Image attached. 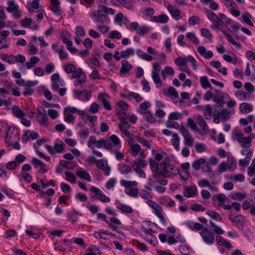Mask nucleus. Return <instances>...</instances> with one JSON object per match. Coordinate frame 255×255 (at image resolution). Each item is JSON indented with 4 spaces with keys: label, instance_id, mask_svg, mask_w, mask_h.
Wrapping results in <instances>:
<instances>
[{
    "label": "nucleus",
    "instance_id": "37998d69",
    "mask_svg": "<svg viewBox=\"0 0 255 255\" xmlns=\"http://www.w3.org/2000/svg\"><path fill=\"white\" fill-rule=\"evenodd\" d=\"M242 17L243 18V21L248 24L249 25L251 26H253L254 24L253 22L250 20V18L251 17V15L249 13H246L244 14H243L242 15Z\"/></svg>",
    "mask_w": 255,
    "mask_h": 255
},
{
    "label": "nucleus",
    "instance_id": "c756f323",
    "mask_svg": "<svg viewBox=\"0 0 255 255\" xmlns=\"http://www.w3.org/2000/svg\"><path fill=\"white\" fill-rule=\"evenodd\" d=\"M204 116L207 120H210L211 118L212 114V109L210 105H207L205 107L203 111Z\"/></svg>",
    "mask_w": 255,
    "mask_h": 255
},
{
    "label": "nucleus",
    "instance_id": "8fccbe9b",
    "mask_svg": "<svg viewBox=\"0 0 255 255\" xmlns=\"http://www.w3.org/2000/svg\"><path fill=\"white\" fill-rule=\"evenodd\" d=\"M149 30V28L145 25H143L138 28V30L136 31V33L139 35H143L147 33Z\"/></svg>",
    "mask_w": 255,
    "mask_h": 255
},
{
    "label": "nucleus",
    "instance_id": "72a5a7b5",
    "mask_svg": "<svg viewBox=\"0 0 255 255\" xmlns=\"http://www.w3.org/2000/svg\"><path fill=\"white\" fill-rule=\"evenodd\" d=\"M205 162V159L201 158L193 162L192 167L195 170H199L200 169L201 165L204 163Z\"/></svg>",
    "mask_w": 255,
    "mask_h": 255
},
{
    "label": "nucleus",
    "instance_id": "a19ab883",
    "mask_svg": "<svg viewBox=\"0 0 255 255\" xmlns=\"http://www.w3.org/2000/svg\"><path fill=\"white\" fill-rule=\"evenodd\" d=\"M186 37L194 43L196 44H199V40L198 38L196 36L195 34L193 32H188L186 34Z\"/></svg>",
    "mask_w": 255,
    "mask_h": 255
},
{
    "label": "nucleus",
    "instance_id": "20e7f679",
    "mask_svg": "<svg viewBox=\"0 0 255 255\" xmlns=\"http://www.w3.org/2000/svg\"><path fill=\"white\" fill-rule=\"evenodd\" d=\"M6 138H11L13 140H19V130L14 127H8L6 130Z\"/></svg>",
    "mask_w": 255,
    "mask_h": 255
},
{
    "label": "nucleus",
    "instance_id": "69168bd1",
    "mask_svg": "<svg viewBox=\"0 0 255 255\" xmlns=\"http://www.w3.org/2000/svg\"><path fill=\"white\" fill-rule=\"evenodd\" d=\"M134 245L141 251H146L147 249L146 245L137 241L134 242Z\"/></svg>",
    "mask_w": 255,
    "mask_h": 255
},
{
    "label": "nucleus",
    "instance_id": "5fc2aeb1",
    "mask_svg": "<svg viewBox=\"0 0 255 255\" xmlns=\"http://www.w3.org/2000/svg\"><path fill=\"white\" fill-rule=\"evenodd\" d=\"M119 169L122 173L125 174L131 172V167L128 165L124 164L121 166Z\"/></svg>",
    "mask_w": 255,
    "mask_h": 255
},
{
    "label": "nucleus",
    "instance_id": "de8ad7c7",
    "mask_svg": "<svg viewBox=\"0 0 255 255\" xmlns=\"http://www.w3.org/2000/svg\"><path fill=\"white\" fill-rule=\"evenodd\" d=\"M32 22V19L30 18H25L21 19L20 21L21 26L26 27L29 26L31 24Z\"/></svg>",
    "mask_w": 255,
    "mask_h": 255
},
{
    "label": "nucleus",
    "instance_id": "9d476101",
    "mask_svg": "<svg viewBox=\"0 0 255 255\" xmlns=\"http://www.w3.org/2000/svg\"><path fill=\"white\" fill-rule=\"evenodd\" d=\"M107 96L108 94L105 93H100L98 95V99L101 101L104 108L110 111L112 109V107L110 103L105 99Z\"/></svg>",
    "mask_w": 255,
    "mask_h": 255
},
{
    "label": "nucleus",
    "instance_id": "6ab92c4d",
    "mask_svg": "<svg viewBox=\"0 0 255 255\" xmlns=\"http://www.w3.org/2000/svg\"><path fill=\"white\" fill-rule=\"evenodd\" d=\"M137 111L139 114L144 115L145 116V118L147 120L148 122L150 123H154L155 122L154 118L149 111H147L146 112H143L141 110H138Z\"/></svg>",
    "mask_w": 255,
    "mask_h": 255
},
{
    "label": "nucleus",
    "instance_id": "0eeeda50",
    "mask_svg": "<svg viewBox=\"0 0 255 255\" xmlns=\"http://www.w3.org/2000/svg\"><path fill=\"white\" fill-rule=\"evenodd\" d=\"M122 67L120 70V75H123L128 73V72L132 68V66L126 60L121 61Z\"/></svg>",
    "mask_w": 255,
    "mask_h": 255
},
{
    "label": "nucleus",
    "instance_id": "c9c22d12",
    "mask_svg": "<svg viewBox=\"0 0 255 255\" xmlns=\"http://www.w3.org/2000/svg\"><path fill=\"white\" fill-rule=\"evenodd\" d=\"M77 175L78 177L83 178L85 180H86L88 181H91V178L90 177V176L89 174L86 171H78L77 172Z\"/></svg>",
    "mask_w": 255,
    "mask_h": 255
},
{
    "label": "nucleus",
    "instance_id": "aec40b11",
    "mask_svg": "<svg viewBox=\"0 0 255 255\" xmlns=\"http://www.w3.org/2000/svg\"><path fill=\"white\" fill-rule=\"evenodd\" d=\"M227 198V197L224 194H218L213 197L212 200L213 201H215L216 199L218 200L219 201L218 204V206L221 207L224 205V202L226 201Z\"/></svg>",
    "mask_w": 255,
    "mask_h": 255
},
{
    "label": "nucleus",
    "instance_id": "ddd939ff",
    "mask_svg": "<svg viewBox=\"0 0 255 255\" xmlns=\"http://www.w3.org/2000/svg\"><path fill=\"white\" fill-rule=\"evenodd\" d=\"M197 123L202 128L204 133H207L209 131V128L206 122L201 116H197Z\"/></svg>",
    "mask_w": 255,
    "mask_h": 255
},
{
    "label": "nucleus",
    "instance_id": "7c9ffc66",
    "mask_svg": "<svg viewBox=\"0 0 255 255\" xmlns=\"http://www.w3.org/2000/svg\"><path fill=\"white\" fill-rule=\"evenodd\" d=\"M84 74L86 75V73L82 71V68H78L77 69H75V71L73 72L71 77L73 79H79L83 77Z\"/></svg>",
    "mask_w": 255,
    "mask_h": 255
},
{
    "label": "nucleus",
    "instance_id": "a211bd4d",
    "mask_svg": "<svg viewBox=\"0 0 255 255\" xmlns=\"http://www.w3.org/2000/svg\"><path fill=\"white\" fill-rule=\"evenodd\" d=\"M163 94L165 96H167L169 95L172 98L175 99L178 98V92L176 91V89L172 87H169L168 91H166V89H164L163 91Z\"/></svg>",
    "mask_w": 255,
    "mask_h": 255
},
{
    "label": "nucleus",
    "instance_id": "6e6552de",
    "mask_svg": "<svg viewBox=\"0 0 255 255\" xmlns=\"http://www.w3.org/2000/svg\"><path fill=\"white\" fill-rule=\"evenodd\" d=\"M197 194V190L195 186H186L185 188L183 195L184 197L189 198L194 197Z\"/></svg>",
    "mask_w": 255,
    "mask_h": 255
},
{
    "label": "nucleus",
    "instance_id": "423d86ee",
    "mask_svg": "<svg viewBox=\"0 0 255 255\" xmlns=\"http://www.w3.org/2000/svg\"><path fill=\"white\" fill-rule=\"evenodd\" d=\"M97 166L101 170H105V174L108 176L110 174V167L107 164V161L103 159L98 160L96 161Z\"/></svg>",
    "mask_w": 255,
    "mask_h": 255
},
{
    "label": "nucleus",
    "instance_id": "09e8293b",
    "mask_svg": "<svg viewBox=\"0 0 255 255\" xmlns=\"http://www.w3.org/2000/svg\"><path fill=\"white\" fill-rule=\"evenodd\" d=\"M191 209L194 211H204L206 209L202 205L199 204H194L191 207Z\"/></svg>",
    "mask_w": 255,
    "mask_h": 255
},
{
    "label": "nucleus",
    "instance_id": "b1692460",
    "mask_svg": "<svg viewBox=\"0 0 255 255\" xmlns=\"http://www.w3.org/2000/svg\"><path fill=\"white\" fill-rule=\"evenodd\" d=\"M240 110L242 113H249L251 112L253 109L252 106L247 103H243L240 105Z\"/></svg>",
    "mask_w": 255,
    "mask_h": 255
},
{
    "label": "nucleus",
    "instance_id": "f704fd0d",
    "mask_svg": "<svg viewBox=\"0 0 255 255\" xmlns=\"http://www.w3.org/2000/svg\"><path fill=\"white\" fill-rule=\"evenodd\" d=\"M149 164L150 165V169L152 172H156L158 171L159 164L152 158L149 159Z\"/></svg>",
    "mask_w": 255,
    "mask_h": 255
},
{
    "label": "nucleus",
    "instance_id": "79ce46f5",
    "mask_svg": "<svg viewBox=\"0 0 255 255\" xmlns=\"http://www.w3.org/2000/svg\"><path fill=\"white\" fill-rule=\"evenodd\" d=\"M231 112L227 111L226 109H223L220 113V115L221 116L223 120L224 121H228L231 117Z\"/></svg>",
    "mask_w": 255,
    "mask_h": 255
},
{
    "label": "nucleus",
    "instance_id": "f8f14e48",
    "mask_svg": "<svg viewBox=\"0 0 255 255\" xmlns=\"http://www.w3.org/2000/svg\"><path fill=\"white\" fill-rule=\"evenodd\" d=\"M108 236H114V234L109 231L96 232L94 234V236L96 239H103L108 240Z\"/></svg>",
    "mask_w": 255,
    "mask_h": 255
},
{
    "label": "nucleus",
    "instance_id": "338daca9",
    "mask_svg": "<svg viewBox=\"0 0 255 255\" xmlns=\"http://www.w3.org/2000/svg\"><path fill=\"white\" fill-rule=\"evenodd\" d=\"M117 106L123 111H126L128 108V105L124 101L118 102Z\"/></svg>",
    "mask_w": 255,
    "mask_h": 255
},
{
    "label": "nucleus",
    "instance_id": "5701e85b",
    "mask_svg": "<svg viewBox=\"0 0 255 255\" xmlns=\"http://www.w3.org/2000/svg\"><path fill=\"white\" fill-rule=\"evenodd\" d=\"M173 138L171 140L172 145L176 150H179V137L177 133H174L172 134Z\"/></svg>",
    "mask_w": 255,
    "mask_h": 255
},
{
    "label": "nucleus",
    "instance_id": "dca6fc26",
    "mask_svg": "<svg viewBox=\"0 0 255 255\" xmlns=\"http://www.w3.org/2000/svg\"><path fill=\"white\" fill-rule=\"evenodd\" d=\"M152 21L161 23H165L168 22V17L165 14H160L158 16H154L151 17Z\"/></svg>",
    "mask_w": 255,
    "mask_h": 255
},
{
    "label": "nucleus",
    "instance_id": "6e6d98bb",
    "mask_svg": "<svg viewBox=\"0 0 255 255\" xmlns=\"http://www.w3.org/2000/svg\"><path fill=\"white\" fill-rule=\"evenodd\" d=\"M188 125L190 127V128L193 130L197 131H199V129L197 128V125L195 124L194 121L191 118H189L187 120Z\"/></svg>",
    "mask_w": 255,
    "mask_h": 255
},
{
    "label": "nucleus",
    "instance_id": "393cba45",
    "mask_svg": "<svg viewBox=\"0 0 255 255\" xmlns=\"http://www.w3.org/2000/svg\"><path fill=\"white\" fill-rule=\"evenodd\" d=\"M152 77L154 82L156 85V87L159 88L161 87L162 85V81L160 80L159 74L157 73L156 72L152 71Z\"/></svg>",
    "mask_w": 255,
    "mask_h": 255
},
{
    "label": "nucleus",
    "instance_id": "774afa93",
    "mask_svg": "<svg viewBox=\"0 0 255 255\" xmlns=\"http://www.w3.org/2000/svg\"><path fill=\"white\" fill-rule=\"evenodd\" d=\"M236 95L240 100L244 101L247 99V93L243 91H238Z\"/></svg>",
    "mask_w": 255,
    "mask_h": 255
},
{
    "label": "nucleus",
    "instance_id": "e2e57ef3",
    "mask_svg": "<svg viewBox=\"0 0 255 255\" xmlns=\"http://www.w3.org/2000/svg\"><path fill=\"white\" fill-rule=\"evenodd\" d=\"M215 91L217 93V95L215 96L221 99H223L224 100V99L230 98L229 95L227 93H223L219 90H215Z\"/></svg>",
    "mask_w": 255,
    "mask_h": 255
},
{
    "label": "nucleus",
    "instance_id": "13d9d810",
    "mask_svg": "<svg viewBox=\"0 0 255 255\" xmlns=\"http://www.w3.org/2000/svg\"><path fill=\"white\" fill-rule=\"evenodd\" d=\"M129 96L130 97V100L134 99L137 102H140L142 99L138 94L133 92H130L129 93Z\"/></svg>",
    "mask_w": 255,
    "mask_h": 255
},
{
    "label": "nucleus",
    "instance_id": "603ef678",
    "mask_svg": "<svg viewBox=\"0 0 255 255\" xmlns=\"http://www.w3.org/2000/svg\"><path fill=\"white\" fill-rule=\"evenodd\" d=\"M206 12H208L207 17L208 19L213 22L218 18L217 15L211 10H206Z\"/></svg>",
    "mask_w": 255,
    "mask_h": 255
},
{
    "label": "nucleus",
    "instance_id": "a18cd8bd",
    "mask_svg": "<svg viewBox=\"0 0 255 255\" xmlns=\"http://www.w3.org/2000/svg\"><path fill=\"white\" fill-rule=\"evenodd\" d=\"M65 174L66 175V179L67 181L75 183L76 182V177L74 175L69 171H65Z\"/></svg>",
    "mask_w": 255,
    "mask_h": 255
},
{
    "label": "nucleus",
    "instance_id": "052dcab7",
    "mask_svg": "<svg viewBox=\"0 0 255 255\" xmlns=\"http://www.w3.org/2000/svg\"><path fill=\"white\" fill-rule=\"evenodd\" d=\"M78 212L76 211L71 212L68 215L69 219L71 220L73 222L75 223L78 221V218L77 215H78Z\"/></svg>",
    "mask_w": 255,
    "mask_h": 255
},
{
    "label": "nucleus",
    "instance_id": "7ed1b4c3",
    "mask_svg": "<svg viewBox=\"0 0 255 255\" xmlns=\"http://www.w3.org/2000/svg\"><path fill=\"white\" fill-rule=\"evenodd\" d=\"M90 190L91 192L95 193L96 199L105 203H108L110 201V199L106 195L103 194L102 191L100 189L93 186L90 188Z\"/></svg>",
    "mask_w": 255,
    "mask_h": 255
},
{
    "label": "nucleus",
    "instance_id": "58836bf2",
    "mask_svg": "<svg viewBox=\"0 0 255 255\" xmlns=\"http://www.w3.org/2000/svg\"><path fill=\"white\" fill-rule=\"evenodd\" d=\"M146 165L144 160L138 158L136 161H134L131 163V166L134 167H138L139 168H144Z\"/></svg>",
    "mask_w": 255,
    "mask_h": 255
},
{
    "label": "nucleus",
    "instance_id": "49530a36",
    "mask_svg": "<svg viewBox=\"0 0 255 255\" xmlns=\"http://www.w3.org/2000/svg\"><path fill=\"white\" fill-rule=\"evenodd\" d=\"M75 33L77 36H84L86 34L85 29L82 26H77L75 27Z\"/></svg>",
    "mask_w": 255,
    "mask_h": 255
},
{
    "label": "nucleus",
    "instance_id": "e433bc0d",
    "mask_svg": "<svg viewBox=\"0 0 255 255\" xmlns=\"http://www.w3.org/2000/svg\"><path fill=\"white\" fill-rule=\"evenodd\" d=\"M207 214L214 220H217L220 222L222 221V218L221 217L220 214L215 211L208 210L207 212Z\"/></svg>",
    "mask_w": 255,
    "mask_h": 255
},
{
    "label": "nucleus",
    "instance_id": "2eb2a0df",
    "mask_svg": "<svg viewBox=\"0 0 255 255\" xmlns=\"http://www.w3.org/2000/svg\"><path fill=\"white\" fill-rule=\"evenodd\" d=\"M48 117L47 114L37 115L36 116V120L37 122L41 126L48 127L49 124L48 122Z\"/></svg>",
    "mask_w": 255,
    "mask_h": 255
},
{
    "label": "nucleus",
    "instance_id": "bb28decb",
    "mask_svg": "<svg viewBox=\"0 0 255 255\" xmlns=\"http://www.w3.org/2000/svg\"><path fill=\"white\" fill-rule=\"evenodd\" d=\"M200 83L203 89L210 88L212 89V86L208 81V78L207 76H203L200 77Z\"/></svg>",
    "mask_w": 255,
    "mask_h": 255
},
{
    "label": "nucleus",
    "instance_id": "864d4df0",
    "mask_svg": "<svg viewBox=\"0 0 255 255\" xmlns=\"http://www.w3.org/2000/svg\"><path fill=\"white\" fill-rule=\"evenodd\" d=\"M119 2L121 4L123 5L125 7L128 9H131L132 7V4L129 0H118Z\"/></svg>",
    "mask_w": 255,
    "mask_h": 255
},
{
    "label": "nucleus",
    "instance_id": "473e14b6",
    "mask_svg": "<svg viewBox=\"0 0 255 255\" xmlns=\"http://www.w3.org/2000/svg\"><path fill=\"white\" fill-rule=\"evenodd\" d=\"M134 54V50L132 48H128L126 50L122 51L120 52L121 57L123 58H127L130 55H133Z\"/></svg>",
    "mask_w": 255,
    "mask_h": 255
},
{
    "label": "nucleus",
    "instance_id": "1a4fd4ad",
    "mask_svg": "<svg viewBox=\"0 0 255 255\" xmlns=\"http://www.w3.org/2000/svg\"><path fill=\"white\" fill-rule=\"evenodd\" d=\"M168 9L172 16L176 20L181 19L182 16L180 15L181 11L179 9L175 8V6L170 5L168 6Z\"/></svg>",
    "mask_w": 255,
    "mask_h": 255
},
{
    "label": "nucleus",
    "instance_id": "2f4dec72",
    "mask_svg": "<svg viewBox=\"0 0 255 255\" xmlns=\"http://www.w3.org/2000/svg\"><path fill=\"white\" fill-rule=\"evenodd\" d=\"M188 58L187 57H179L176 58L175 59V63L176 65L180 66H186V64L187 62L188 61Z\"/></svg>",
    "mask_w": 255,
    "mask_h": 255
},
{
    "label": "nucleus",
    "instance_id": "4c0bfd02",
    "mask_svg": "<svg viewBox=\"0 0 255 255\" xmlns=\"http://www.w3.org/2000/svg\"><path fill=\"white\" fill-rule=\"evenodd\" d=\"M184 143L185 145L187 146H191L193 145L194 138L192 137V136L190 135V133L184 136Z\"/></svg>",
    "mask_w": 255,
    "mask_h": 255
},
{
    "label": "nucleus",
    "instance_id": "4468645a",
    "mask_svg": "<svg viewBox=\"0 0 255 255\" xmlns=\"http://www.w3.org/2000/svg\"><path fill=\"white\" fill-rule=\"evenodd\" d=\"M237 140L241 144V146L246 148L247 146L246 144H250L251 143V140L248 137H242L243 134H237Z\"/></svg>",
    "mask_w": 255,
    "mask_h": 255
},
{
    "label": "nucleus",
    "instance_id": "c85d7f7f",
    "mask_svg": "<svg viewBox=\"0 0 255 255\" xmlns=\"http://www.w3.org/2000/svg\"><path fill=\"white\" fill-rule=\"evenodd\" d=\"M8 7L6 8V10L10 12H13L14 11L19 9V6L14 4L13 0H9L8 1Z\"/></svg>",
    "mask_w": 255,
    "mask_h": 255
},
{
    "label": "nucleus",
    "instance_id": "0e129e2a",
    "mask_svg": "<svg viewBox=\"0 0 255 255\" xmlns=\"http://www.w3.org/2000/svg\"><path fill=\"white\" fill-rule=\"evenodd\" d=\"M198 184L200 187H209L210 189H212L213 188V186L210 185L209 182L206 179L200 180L198 182Z\"/></svg>",
    "mask_w": 255,
    "mask_h": 255
},
{
    "label": "nucleus",
    "instance_id": "c03bdc74",
    "mask_svg": "<svg viewBox=\"0 0 255 255\" xmlns=\"http://www.w3.org/2000/svg\"><path fill=\"white\" fill-rule=\"evenodd\" d=\"M231 198L233 200L242 201L246 198V196L245 194H242L241 192H237L233 194L231 196Z\"/></svg>",
    "mask_w": 255,
    "mask_h": 255
},
{
    "label": "nucleus",
    "instance_id": "9b49d317",
    "mask_svg": "<svg viewBox=\"0 0 255 255\" xmlns=\"http://www.w3.org/2000/svg\"><path fill=\"white\" fill-rule=\"evenodd\" d=\"M110 19L106 14L98 12L97 17L94 19L95 22H101L102 24H107L109 22Z\"/></svg>",
    "mask_w": 255,
    "mask_h": 255
},
{
    "label": "nucleus",
    "instance_id": "39448f33",
    "mask_svg": "<svg viewBox=\"0 0 255 255\" xmlns=\"http://www.w3.org/2000/svg\"><path fill=\"white\" fill-rule=\"evenodd\" d=\"M229 219L233 223H235L236 225L243 227L245 224L244 217L241 215H238L236 216H234L233 214H231L228 216Z\"/></svg>",
    "mask_w": 255,
    "mask_h": 255
},
{
    "label": "nucleus",
    "instance_id": "cd10ccee",
    "mask_svg": "<svg viewBox=\"0 0 255 255\" xmlns=\"http://www.w3.org/2000/svg\"><path fill=\"white\" fill-rule=\"evenodd\" d=\"M105 12L104 14L109 13L114 14L115 13L114 10L112 8H108L107 6L103 5H100L98 7V13Z\"/></svg>",
    "mask_w": 255,
    "mask_h": 255
},
{
    "label": "nucleus",
    "instance_id": "a878e982",
    "mask_svg": "<svg viewBox=\"0 0 255 255\" xmlns=\"http://www.w3.org/2000/svg\"><path fill=\"white\" fill-rule=\"evenodd\" d=\"M228 162L229 164L228 169L229 170L234 171L237 168V165L236 159L233 156L228 157Z\"/></svg>",
    "mask_w": 255,
    "mask_h": 255
},
{
    "label": "nucleus",
    "instance_id": "bf43d9fd",
    "mask_svg": "<svg viewBox=\"0 0 255 255\" xmlns=\"http://www.w3.org/2000/svg\"><path fill=\"white\" fill-rule=\"evenodd\" d=\"M120 130L125 135L127 136L129 138H131L133 135V134L130 133L127 129L128 128L124 127L123 125H119Z\"/></svg>",
    "mask_w": 255,
    "mask_h": 255
},
{
    "label": "nucleus",
    "instance_id": "ea45409f",
    "mask_svg": "<svg viewBox=\"0 0 255 255\" xmlns=\"http://www.w3.org/2000/svg\"><path fill=\"white\" fill-rule=\"evenodd\" d=\"M130 149L132 152V155L136 156L141 150V147L138 144H132L130 146Z\"/></svg>",
    "mask_w": 255,
    "mask_h": 255
},
{
    "label": "nucleus",
    "instance_id": "f03ea898",
    "mask_svg": "<svg viewBox=\"0 0 255 255\" xmlns=\"http://www.w3.org/2000/svg\"><path fill=\"white\" fill-rule=\"evenodd\" d=\"M203 241L208 245H212L214 243L215 237L212 232L209 231L207 227L204 228L200 233Z\"/></svg>",
    "mask_w": 255,
    "mask_h": 255
},
{
    "label": "nucleus",
    "instance_id": "3c124183",
    "mask_svg": "<svg viewBox=\"0 0 255 255\" xmlns=\"http://www.w3.org/2000/svg\"><path fill=\"white\" fill-rule=\"evenodd\" d=\"M168 166L169 174L170 173L173 175L179 174V170L174 165L170 164Z\"/></svg>",
    "mask_w": 255,
    "mask_h": 255
},
{
    "label": "nucleus",
    "instance_id": "412c9836",
    "mask_svg": "<svg viewBox=\"0 0 255 255\" xmlns=\"http://www.w3.org/2000/svg\"><path fill=\"white\" fill-rule=\"evenodd\" d=\"M117 208L121 210V212L123 213L130 214L133 212L131 207L121 203H119V205L117 206Z\"/></svg>",
    "mask_w": 255,
    "mask_h": 255
},
{
    "label": "nucleus",
    "instance_id": "4be33fe9",
    "mask_svg": "<svg viewBox=\"0 0 255 255\" xmlns=\"http://www.w3.org/2000/svg\"><path fill=\"white\" fill-rule=\"evenodd\" d=\"M136 54L139 57L146 61H150L153 59V57L143 52L140 49L136 50Z\"/></svg>",
    "mask_w": 255,
    "mask_h": 255
},
{
    "label": "nucleus",
    "instance_id": "f3484780",
    "mask_svg": "<svg viewBox=\"0 0 255 255\" xmlns=\"http://www.w3.org/2000/svg\"><path fill=\"white\" fill-rule=\"evenodd\" d=\"M12 112L14 116L20 119L23 118L25 115L24 112L16 106H14L12 107Z\"/></svg>",
    "mask_w": 255,
    "mask_h": 255
},
{
    "label": "nucleus",
    "instance_id": "f257e3e1",
    "mask_svg": "<svg viewBox=\"0 0 255 255\" xmlns=\"http://www.w3.org/2000/svg\"><path fill=\"white\" fill-rule=\"evenodd\" d=\"M112 143L117 147H120V141L118 136L116 135H112L108 138L102 139L101 140H96L95 145L98 148H101L103 146L106 149L110 150H113V146Z\"/></svg>",
    "mask_w": 255,
    "mask_h": 255
},
{
    "label": "nucleus",
    "instance_id": "680f3d73",
    "mask_svg": "<svg viewBox=\"0 0 255 255\" xmlns=\"http://www.w3.org/2000/svg\"><path fill=\"white\" fill-rule=\"evenodd\" d=\"M75 68L76 67L73 64H68L65 65L64 70L67 73H72L75 71Z\"/></svg>",
    "mask_w": 255,
    "mask_h": 255
},
{
    "label": "nucleus",
    "instance_id": "4d7b16f0",
    "mask_svg": "<svg viewBox=\"0 0 255 255\" xmlns=\"http://www.w3.org/2000/svg\"><path fill=\"white\" fill-rule=\"evenodd\" d=\"M137 140L140 143H142L144 146L147 147L148 148H151V146L149 142L139 136H136Z\"/></svg>",
    "mask_w": 255,
    "mask_h": 255
}]
</instances>
